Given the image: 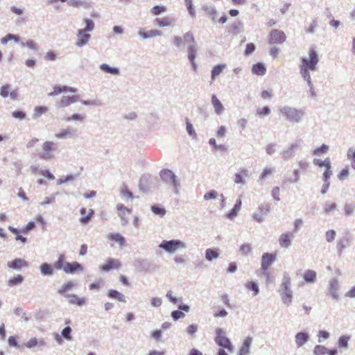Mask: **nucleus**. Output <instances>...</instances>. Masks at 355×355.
Listing matches in <instances>:
<instances>
[{
	"mask_svg": "<svg viewBox=\"0 0 355 355\" xmlns=\"http://www.w3.org/2000/svg\"><path fill=\"white\" fill-rule=\"evenodd\" d=\"M291 279L288 275H284L281 284V297L283 302L289 305L292 302L293 293L291 290Z\"/></svg>",
	"mask_w": 355,
	"mask_h": 355,
	"instance_id": "obj_2",
	"label": "nucleus"
},
{
	"mask_svg": "<svg viewBox=\"0 0 355 355\" xmlns=\"http://www.w3.org/2000/svg\"><path fill=\"white\" fill-rule=\"evenodd\" d=\"M313 352L315 355H324L327 352V349L322 345H316L314 347Z\"/></svg>",
	"mask_w": 355,
	"mask_h": 355,
	"instance_id": "obj_52",
	"label": "nucleus"
},
{
	"mask_svg": "<svg viewBox=\"0 0 355 355\" xmlns=\"http://www.w3.org/2000/svg\"><path fill=\"white\" fill-rule=\"evenodd\" d=\"M291 234H282L279 239V245L282 248H288L291 244Z\"/></svg>",
	"mask_w": 355,
	"mask_h": 355,
	"instance_id": "obj_27",
	"label": "nucleus"
},
{
	"mask_svg": "<svg viewBox=\"0 0 355 355\" xmlns=\"http://www.w3.org/2000/svg\"><path fill=\"white\" fill-rule=\"evenodd\" d=\"M355 205L352 204H345L344 212L346 216H350L354 213Z\"/></svg>",
	"mask_w": 355,
	"mask_h": 355,
	"instance_id": "obj_57",
	"label": "nucleus"
},
{
	"mask_svg": "<svg viewBox=\"0 0 355 355\" xmlns=\"http://www.w3.org/2000/svg\"><path fill=\"white\" fill-rule=\"evenodd\" d=\"M225 67L226 65L225 64H219L213 67L211 73V83H212L216 77H218L223 72Z\"/></svg>",
	"mask_w": 355,
	"mask_h": 355,
	"instance_id": "obj_25",
	"label": "nucleus"
},
{
	"mask_svg": "<svg viewBox=\"0 0 355 355\" xmlns=\"http://www.w3.org/2000/svg\"><path fill=\"white\" fill-rule=\"evenodd\" d=\"M218 257V252L216 250L207 249L205 253V257L208 261H211Z\"/></svg>",
	"mask_w": 355,
	"mask_h": 355,
	"instance_id": "obj_44",
	"label": "nucleus"
},
{
	"mask_svg": "<svg viewBox=\"0 0 355 355\" xmlns=\"http://www.w3.org/2000/svg\"><path fill=\"white\" fill-rule=\"evenodd\" d=\"M252 71L257 76H263L266 72V69L263 64L258 62L252 66Z\"/></svg>",
	"mask_w": 355,
	"mask_h": 355,
	"instance_id": "obj_29",
	"label": "nucleus"
},
{
	"mask_svg": "<svg viewBox=\"0 0 355 355\" xmlns=\"http://www.w3.org/2000/svg\"><path fill=\"white\" fill-rule=\"evenodd\" d=\"M68 262L65 261V257L64 254H60L58 259V261L54 263V268L56 270H62L64 271V268L65 264Z\"/></svg>",
	"mask_w": 355,
	"mask_h": 355,
	"instance_id": "obj_37",
	"label": "nucleus"
},
{
	"mask_svg": "<svg viewBox=\"0 0 355 355\" xmlns=\"http://www.w3.org/2000/svg\"><path fill=\"white\" fill-rule=\"evenodd\" d=\"M329 148L327 145L322 144L320 147L315 148L313 150V154L315 155H320L323 153H326Z\"/></svg>",
	"mask_w": 355,
	"mask_h": 355,
	"instance_id": "obj_56",
	"label": "nucleus"
},
{
	"mask_svg": "<svg viewBox=\"0 0 355 355\" xmlns=\"http://www.w3.org/2000/svg\"><path fill=\"white\" fill-rule=\"evenodd\" d=\"M67 297L69 299V302L72 304L83 306L86 302L85 297H79L78 295L75 294L68 295H67Z\"/></svg>",
	"mask_w": 355,
	"mask_h": 355,
	"instance_id": "obj_26",
	"label": "nucleus"
},
{
	"mask_svg": "<svg viewBox=\"0 0 355 355\" xmlns=\"http://www.w3.org/2000/svg\"><path fill=\"white\" fill-rule=\"evenodd\" d=\"M252 343V338L250 337L246 338L240 349L239 355H248L250 352V347Z\"/></svg>",
	"mask_w": 355,
	"mask_h": 355,
	"instance_id": "obj_28",
	"label": "nucleus"
},
{
	"mask_svg": "<svg viewBox=\"0 0 355 355\" xmlns=\"http://www.w3.org/2000/svg\"><path fill=\"white\" fill-rule=\"evenodd\" d=\"M319 61L317 52L314 49H309V58H302L300 66V73L305 80L311 85V76L309 71H315Z\"/></svg>",
	"mask_w": 355,
	"mask_h": 355,
	"instance_id": "obj_1",
	"label": "nucleus"
},
{
	"mask_svg": "<svg viewBox=\"0 0 355 355\" xmlns=\"http://www.w3.org/2000/svg\"><path fill=\"white\" fill-rule=\"evenodd\" d=\"M139 35L144 39H148L156 36H159L162 35V32L156 29L150 30L148 31H146L144 29H141L139 31Z\"/></svg>",
	"mask_w": 355,
	"mask_h": 355,
	"instance_id": "obj_22",
	"label": "nucleus"
},
{
	"mask_svg": "<svg viewBox=\"0 0 355 355\" xmlns=\"http://www.w3.org/2000/svg\"><path fill=\"white\" fill-rule=\"evenodd\" d=\"M273 172V168H265L261 174V180H265L266 178H267L268 176L271 175L272 173Z\"/></svg>",
	"mask_w": 355,
	"mask_h": 355,
	"instance_id": "obj_60",
	"label": "nucleus"
},
{
	"mask_svg": "<svg viewBox=\"0 0 355 355\" xmlns=\"http://www.w3.org/2000/svg\"><path fill=\"white\" fill-rule=\"evenodd\" d=\"M328 290L334 299L339 298V284L336 279H332L329 281Z\"/></svg>",
	"mask_w": 355,
	"mask_h": 355,
	"instance_id": "obj_15",
	"label": "nucleus"
},
{
	"mask_svg": "<svg viewBox=\"0 0 355 355\" xmlns=\"http://www.w3.org/2000/svg\"><path fill=\"white\" fill-rule=\"evenodd\" d=\"M293 175H294V178H293L286 179V180H285L284 181V184H288V183H295V182H297L299 180V179H300V174H299L298 170H294Z\"/></svg>",
	"mask_w": 355,
	"mask_h": 355,
	"instance_id": "obj_55",
	"label": "nucleus"
},
{
	"mask_svg": "<svg viewBox=\"0 0 355 355\" xmlns=\"http://www.w3.org/2000/svg\"><path fill=\"white\" fill-rule=\"evenodd\" d=\"M101 69L104 71L105 72H107V73H111V74H119V71L118 69L116 68H112L110 67H109L107 64H103L101 65Z\"/></svg>",
	"mask_w": 355,
	"mask_h": 355,
	"instance_id": "obj_49",
	"label": "nucleus"
},
{
	"mask_svg": "<svg viewBox=\"0 0 355 355\" xmlns=\"http://www.w3.org/2000/svg\"><path fill=\"white\" fill-rule=\"evenodd\" d=\"M63 92H76V89L73 87H69L67 86H55L53 87V92L49 94V96H56L60 94Z\"/></svg>",
	"mask_w": 355,
	"mask_h": 355,
	"instance_id": "obj_20",
	"label": "nucleus"
},
{
	"mask_svg": "<svg viewBox=\"0 0 355 355\" xmlns=\"http://www.w3.org/2000/svg\"><path fill=\"white\" fill-rule=\"evenodd\" d=\"M183 41L189 42L190 44H194V37L190 33H187L184 35L183 38L179 36H175L173 38V43L175 46L180 47L182 45Z\"/></svg>",
	"mask_w": 355,
	"mask_h": 355,
	"instance_id": "obj_14",
	"label": "nucleus"
},
{
	"mask_svg": "<svg viewBox=\"0 0 355 355\" xmlns=\"http://www.w3.org/2000/svg\"><path fill=\"white\" fill-rule=\"evenodd\" d=\"M184 2L188 9L189 15L192 17H194L196 16V12L192 3V0H184Z\"/></svg>",
	"mask_w": 355,
	"mask_h": 355,
	"instance_id": "obj_53",
	"label": "nucleus"
},
{
	"mask_svg": "<svg viewBox=\"0 0 355 355\" xmlns=\"http://www.w3.org/2000/svg\"><path fill=\"white\" fill-rule=\"evenodd\" d=\"M286 38V35L282 31L274 29L270 33L269 42L271 44H282Z\"/></svg>",
	"mask_w": 355,
	"mask_h": 355,
	"instance_id": "obj_7",
	"label": "nucleus"
},
{
	"mask_svg": "<svg viewBox=\"0 0 355 355\" xmlns=\"http://www.w3.org/2000/svg\"><path fill=\"white\" fill-rule=\"evenodd\" d=\"M166 10H167L166 6H162V5H157V6H154L153 7L151 8L150 13L153 16H157L162 13L166 12Z\"/></svg>",
	"mask_w": 355,
	"mask_h": 355,
	"instance_id": "obj_39",
	"label": "nucleus"
},
{
	"mask_svg": "<svg viewBox=\"0 0 355 355\" xmlns=\"http://www.w3.org/2000/svg\"><path fill=\"white\" fill-rule=\"evenodd\" d=\"M270 206L269 204L261 205L257 212L254 213V218L258 221L261 222L263 218L270 211Z\"/></svg>",
	"mask_w": 355,
	"mask_h": 355,
	"instance_id": "obj_10",
	"label": "nucleus"
},
{
	"mask_svg": "<svg viewBox=\"0 0 355 355\" xmlns=\"http://www.w3.org/2000/svg\"><path fill=\"white\" fill-rule=\"evenodd\" d=\"M216 343L219 346L227 349L228 352H232L233 351L234 347L232 345L230 340L225 336L223 330L220 328H218L216 330Z\"/></svg>",
	"mask_w": 355,
	"mask_h": 355,
	"instance_id": "obj_4",
	"label": "nucleus"
},
{
	"mask_svg": "<svg viewBox=\"0 0 355 355\" xmlns=\"http://www.w3.org/2000/svg\"><path fill=\"white\" fill-rule=\"evenodd\" d=\"M90 37L89 34L84 33L83 30H79L78 31V39L76 44L79 46H81L87 43Z\"/></svg>",
	"mask_w": 355,
	"mask_h": 355,
	"instance_id": "obj_33",
	"label": "nucleus"
},
{
	"mask_svg": "<svg viewBox=\"0 0 355 355\" xmlns=\"http://www.w3.org/2000/svg\"><path fill=\"white\" fill-rule=\"evenodd\" d=\"M10 87L9 85H4L1 87L0 94L2 97L6 98L8 96Z\"/></svg>",
	"mask_w": 355,
	"mask_h": 355,
	"instance_id": "obj_63",
	"label": "nucleus"
},
{
	"mask_svg": "<svg viewBox=\"0 0 355 355\" xmlns=\"http://www.w3.org/2000/svg\"><path fill=\"white\" fill-rule=\"evenodd\" d=\"M48 108L46 106H37L35 107L33 116L35 118L40 116L42 114L46 113Z\"/></svg>",
	"mask_w": 355,
	"mask_h": 355,
	"instance_id": "obj_48",
	"label": "nucleus"
},
{
	"mask_svg": "<svg viewBox=\"0 0 355 355\" xmlns=\"http://www.w3.org/2000/svg\"><path fill=\"white\" fill-rule=\"evenodd\" d=\"M8 266L10 268L19 270L24 267H27L28 263L21 259H15L13 261H9L8 263Z\"/></svg>",
	"mask_w": 355,
	"mask_h": 355,
	"instance_id": "obj_19",
	"label": "nucleus"
},
{
	"mask_svg": "<svg viewBox=\"0 0 355 355\" xmlns=\"http://www.w3.org/2000/svg\"><path fill=\"white\" fill-rule=\"evenodd\" d=\"M8 229L12 233L16 234L15 239L17 241H20L23 243L26 242V238L18 234L19 231L17 228L10 226Z\"/></svg>",
	"mask_w": 355,
	"mask_h": 355,
	"instance_id": "obj_50",
	"label": "nucleus"
},
{
	"mask_svg": "<svg viewBox=\"0 0 355 355\" xmlns=\"http://www.w3.org/2000/svg\"><path fill=\"white\" fill-rule=\"evenodd\" d=\"M45 345L46 343L43 339L38 340L36 338H32L25 343V346L28 348H32L36 346H44Z\"/></svg>",
	"mask_w": 355,
	"mask_h": 355,
	"instance_id": "obj_32",
	"label": "nucleus"
},
{
	"mask_svg": "<svg viewBox=\"0 0 355 355\" xmlns=\"http://www.w3.org/2000/svg\"><path fill=\"white\" fill-rule=\"evenodd\" d=\"M277 259V253H263L261 257V270L264 275L268 276V270Z\"/></svg>",
	"mask_w": 355,
	"mask_h": 355,
	"instance_id": "obj_5",
	"label": "nucleus"
},
{
	"mask_svg": "<svg viewBox=\"0 0 355 355\" xmlns=\"http://www.w3.org/2000/svg\"><path fill=\"white\" fill-rule=\"evenodd\" d=\"M303 277L306 282L313 283L316 280V272L314 270H309L304 272Z\"/></svg>",
	"mask_w": 355,
	"mask_h": 355,
	"instance_id": "obj_38",
	"label": "nucleus"
},
{
	"mask_svg": "<svg viewBox=\"0 0 355 355\" xmlns=\"http://www.w3.org/2000/svg\"><path fill=\"white\" fill-rule=\"evenodd\" d=\"M270 112V110L268 107H263L257 110V114L259 116L268 115Z\"/></svg>",
	"mask_w": 355,
	"mask_h": 355,
	"instance_id": "obj_58",
	"label": "nucleus"
},
{
	"mask_svg": "<svg viewBox=\"0 0 355 355\" xmlns=\"http://www.w3.org/2000/svg\"><path fill=\"white\" fill-rule=\"evenodd\" d=\"M347 157L352 162V166L355 170V149L350 148L347 151Z\"/></svg>",
	"mask_w": 355,
	"mask_h": 355,
	"instance_id": "obj_54",
	"label": "nucleus"
},
{
	"mask_svg": "<svg viewBox=\"0 0 355 355\" xmlns=\"http://www.w3.org/2000/svg\"><path fill=\"white\" fill-rule=\"evenodd\" d=\"M83 270V266L78 262H68L65 264L64 272L67 274H74L76 272H82Z\"/></svg>",
	"mask_w": 355,
	"mask_h": 355,
	"instance_id": "obj_13",
	"label": "nucleus"
},
{
	"mask_svg": "<svg viewBox=\"0 0 355 355\" xmlns=\"http://www.w3.org/2000/svg\"><path fill=\"white\" fill-rule=\"evenodd\" d=\"M335 236H336V232L334 230H328L325 234V238L328 242H331L332 241H334L335 239Z\"/></svg>",
	"mask_w": 355,
	"mask_h": 355,
	"instance_id": "obj_64",
	"label": "nucleus"
},
{
	"mask_svg": "<svg viewBox=\"0 0 355 355\" xmlns=\"http://www.w3.org/2000/svg\"><path fill=\"white\" fill-rule=\"evenodd\" d=\"M107 239L112 242L111 246H114V243L122 248L125 244V238L119 233H110L107 235Z\"/></svg>",
	"mask_w": 355,
	"mask_h": 355,
	"instance_id": "obj_11",
	"label": "nucleus"
},
{
	"mask_svg": "<svg viewBox=\"0 0 355 355\" xmlns=\"http://www.w3.org/2000/svg\"><path fill=\"white\" fill-rule=\"evenodd\" d=\"M187 51H188V58L192 64L193 70L196 71V68H197V65L195 62V58H196V48L195 45L193 44H191V45H190L188 47Z\"/></svg>",
	"mask_w": 355,
	"mask_h": 355,
	"instance_id": "obj_21",
	"label": "nucleus"
},
{
	"mask_svg": "<svg viewBox=\"0 0 355 355\" xmlns=\"http://www.w3.org/2000/svg\"><path fill=\"white\" fill-rule=\"evenodd\" d=\"M118 214L122 220L126 223L130 215L132 213V209L125 207L123 205H119L117 206Z\"/></svg>",
	"mask_w": 355,
	"mask_h": 355,
	"instance_id": "obj_18",
	"label": "nucleus"
},
{
	"mask_svg": "<svg viewBox=\"0 0 355 355\" xmlns=\"http://www.w3.org/2000/svg\"><path fill=\"white\" fill-rule=\"evenodd\" d=\"M24 281V277L21 275H17L8 281V285L10 287L20 284Z\"/></svg>",
	"mask_w": 355,
	"mask_h": 355,
	"instance_id": "obj_42",
	"label": "nucleus"
},
{
	"mask_svg": "<svg viewBox=\"0 0 355 355\" xmlns=\"http://www.w3.org/2000/svg\"><path fill=\"white\" fill-rule=\"evenodd\" d=\"M248 171L246 169H241L239 173L235 174L234 182L236 184L243 183V178L248 177Z\"/></svg>",
	"mask_w": 355,
	"mask_h": 355,
	"instance_id": "obj_40",
	"label": "nucleus"
},
{
	"mask_svg": "<svg viewBox=\"0 0 355 355\" xmlns=\"http://www.w3.org/2000/svg\"><path fill=\"white\" fill-rule=\"evenodd\" d=\"M211 103L214 107L215 112L218 115L221 114L224 110L223 105L214 94L211 96Z\"/></svg>",
	"mask_w": 355,
	"mask_h": 355,
	"instance_id": "obj_23",
	"label": "nucleus"
},
{
	"mask_svg": "<svg viewBox=\"0 0 355 355\" xmlns=\"http://www.w3.org/2000/svg\"><path fill=\"white\" fill-rule=\"evenodd\" d=\"M68 4L73 8L83 7L84 8H89L91 7V4L89 3L80 0H70L68 2Z\"/></svg>",
	"mask_w": 355,
	"mask_h": 355,
	"instance_id": "obj_35",
	"label": "nucleus"
},
{
	"mask_svg": "<svg viewBox=\"0 0 355 355\" xmlns=\"http://www.w3.org/2000/svg\"><path fill=\"white\" fill-rule=\"evenodd\" d=\"M241 204H242L241 200V199L237 200L234 207L228 212V214H227V216L230 219H232L234 217H236V215L238 214V212L240 211V209L241 208Z\"/></svg>",
	"mask_w": 355,
	"mask_h": 355,
	"instance_id": "obj_30",
	"label": "nucleus"
},
{
	"mask_svg": "<svg viewBox=\"0 0 355 355\" xmlns=\"http://www.w3.org/2000/svg\"><path fill=\"white\" fill-rule=\"evenodd\" d=\"M57 150V145L52 141H46L42 146L39 156L42 159H51L54 157V153Z\"/></svg>",
	"mask_w": 355,
	"mask_h": 355,
	"instance_id": "obj_3",
	"label": "nucleus"
},
{
	"mask_svg": "<svg viewBox=\"0 0 355 355\" xmlns=\"http://www.w3.org/2000/svg\"><path fill=\"white\" fill-rule=\"evenodd\" d=\"M313 164L320 167L324 166L325 168H329V166L331 165V162L329 158L328 157L326 158L324 160L315 159L313 160Z\"/></svg>",
	"mask_w": 355,
	"mask_h": 355,
	"instance_id": "obj_45",
	"label": "nucleus"
},
{
	"mask_svg": "<svg viewBox=\"0 0 355 355\" xmlns=\"http://www.w3.org/2000/svg\"><path fill=\"white\" fill-rule=\"evenodd\" d=\"M218 196H220L222 200V202H224V200H225L224 196L223 194L219 195L218 193L215 190H211V191L207 192L204 195V199L205 200H209L216 199Z\"/></svg>",
	"mask_w": 355,
	"mask_h": 355,
	"instance_id": "obj_36",
	"label": "nucleus"
},
{
	"mask_svg": "<svg viewBox=\"0 0 355 355\" xmlns=\"http://www.w3.org/2000/svg\"><path fill=\"white\" fill-rule=\"evenodd\" d=\"M108 297L112 299L117 300L121 302H125V297L119 291L116 290H110L107 294Z\"/></svg>",
	"mask_w": 355,
	"mask_h": 355,
	"instance_id": "obj_34",
	"label": "nucleus"
},
{
	"mask_svg": "<svg viewBox=\"0 0 355 355\" xmlns=\"http://www.w3.org/2000/svg\"><path fill=\"white\" fill-rule=\"evenodd\" d=\"M15 40L18 42L19 41V37L12 34H8L3 38H1V42L2 44H6L10 40Z\"/></svg>",
	"mask_w": 355,
	"mask_h": 355,
	"instance_id": "obj_51",
	"label": "nucleus"
},
{
	"mask_svg": "<svg viewBox=\"0 0 355 355\" xmlns=\"http://www.w3.org/2000/svg\"><path fill=\"white\" fill-rule=\"evenodd\" d=\"M160 176L163 181L171 183L174 186L177 185L176 177L171 171L164 169L161 171Z\"/></svg>",
	"mask_w": 355,
	"mask_h": 355,
	"instance_id": "obj_12",
	"label": "nucleus"
},
{
	"mask_svg": "<svg viewBox=\"0 0 355 355\" xmlns=\"http://www.w3.org/2000/svg\"><path fill=\"white\" fill-rule=\"evenodd\" d=\"M174 19L171 17H157L154 20V23L159 27H167L172 25Z\"/></svg>",
	"mask_w": 355,
	"mask_h": 355,
	"instance_id": "obj_17",
	"label": "nucleus"
},
{
	"mask_svg": "<svg viewBox=\"0 0 355 355\" xmlns=\"http://www.w3.org/2000/svg\"><path fill=\"white\" fill-rule=\"evenodd\" d=\"M121 266V263L119 259H109L100 266V270L103 272H108L111 270H118Z\"/></svg>",
	"mask_w": 355,
	"mask_h": 355,
	"instance_id": "obj_9",
	"label": "nucleus"
},
{
	"mask_svg": "<svg viewBox=\"0 0 355 355\" xmlns=\"http://www.w3.org/2000/svg\"><path fill=\"white\" fill-rule=\"evenodd\" d=\"M71 327H65V328L62 331V336L64 338H66L67 340H71Z\"/></svg>",
	"mask_w": 355,
	"mask_h": 355,
	"instance_id": "obj_61",
	"label": "nucleus"
},
{
	"mask_svg": "<svg viewBox=\"0 0 355 355\" xmlns=\"http://www.w3.org/2000/svg\"><path fill=\"white\" fill-rule=\"evenodd\" d=\"M309 339V335L304 332L297 333L295 336V343L297 347L302 346Z\"/></svg>",
	"mask_w": 355,
	"mask_h": 355,
	"instance_id": "obj_31",
	"label": "nucleus"
},
{
	"mask_svg": "<svg viewBox=\"0 0 355 355\" xmlns=\"http://www.w3.org/2000/svg\"><path fill=\"white\" fill-rule=\"evenodd\" d=\"M40 270L44 275H52L53 273V268L46 263L40 266Z\"/></svg>",
	"mask_w": 355,
	"mask_h": 355,
	"instance_id": "obj_43",
	"label": "nucleus"
},
{
	"mask_svg": "<svg viewBox=\"0 0 355 355\" xmlns=\"http://www.w3.org/2000/svg\"><path fill=\"white\" fill-rule=\"evenodd\" d=\"M245 287L248 290L253 291H254V295H257L259 293V289L258 285L254 282H252V281L248 282L245 284Z\"/></svg>",
	"mask_w": 355,
	"mask_h": 355,
	"instance_id": "obj_46",
	"label": "nucleus"
},
{
	"mask_svg": "<svg viewBox=\"0 0 355 355\" xmlns=\"http://www.w3.org/2000/svg\"><path fill=\"white\" fill-rule=\"evenodd\" d=\"M71 136V131L70 128L63 129L60 132L55 134V137L58 139H64Z\"/></svg>",
	"mask_w": 355,
	"mask_h": 355,
	"instance_id": "obj_47",
	"label": "nucleus"
},
{
	"mask_svg": "<svg viewBox=\"0 0 355 355\" xmlns=\"http://www.w3.org/2000/svg\"><path fill=\"white\" fill-rule=\"evenodd\" d=\"M281 112L290 121L298 122L300 119L301 113L295 109L286 107L282 108Z\"/></svg>",
	"mask_w": 355,
	"mask_h": 355,
	"instance_id": "obj_8",
	"label": "nucleus"
},
{
	"mask_svg": "<svg viewBox=\"0 0 355 355\" xmlns=\"http://www.w3.org/2000/svg\"><path fill=\"white\" fill-rule=\"evenodd\" d=\"M78 99L77 96H63L60 101L58 102V106L60 107H67L74 102H76Z\"/></svg>",
	"mask_w": 355,
	"mask_h": 355,
	"instance_id": "obj_24",
	"label": "nucleus"
},
{
	"mask_svg": "<svg viewBox=\"0 0 355 355\" xmlns=\"http://www.w3.org/2000/svg\"><path fill=\"white\" fill-rule=\"evenodd\" d=\"M205 11L206 12V14L208 16L211 17L213 20H215V17L217 15V11L214 8H206L205 9Z\"/></svg>",
	"mask_w": 355,
	"mask_h": 355,
	"instance_id": "obj_59",
	"label": "nucleus"
},
{
	"mask_svg": "<svg viewBox=\"0 0 355 355\" xmlns=\"http://www.w3.org/2000/svg\"><path fill=\"white\" fill-rule=\"evenodd\" d=\"M75 286V284L69 281L65 284H64L60 288L58 291V293L60 295L64 294L66 292L71 290Z\"/></svg>",
	"mask_w": 355,
	"mask_h": 355,
	"instance_id": "obj_41",
	"label": "nucleus"
},
{
	"mask_svg": "<svg viewBox=\"0 0 355 355\" xmlns=\"http://www.w3.org/2000/svg\"><path fill=\"white\" fill-rule=\"evenodd\" d=\"M184 245L182 242L178 240L163 241L159 245V248L165 250L168 252H174L179 248H184Z\"/></svg>",
	"mask_w": 355,
	"mask_h": 355,
	"instance_id": "obj_6",
	"label": "nucleus"
},
{
	"mask_svg": "<svg viewBox=\"0 0 355 355\" xmlns=\"http://www.w3.org/2000/svg\"><path fill=\"white\" fill-rule=\"evenodd\" d=\"M151 210L155 214L159 216H164L166 214V211L164 208L158 207L156 206H152Z\"/></svg>",
	"mask_w": 355,
	"mask_h": 355,
	"instance_id": "obj_62",
	"label": "nucleus"
},
{
	"mask_svg": "<svg viewBox=\"0 0 355 355\" xmlns=\"http://www.w3.org/2000/svg\"><path fill=\"white\" fill-rule=\"evenodd\" d=\"M80 214H82V217L80 218V222L83 225L87 224L91 218H92L94 211L92 209H89L88 210L86 208H81L80 210Z\"/></svg>",
	"mask_w": 355,
	"mask_h": 355,
	"instance_id": "obj_16",
	"label": "nucleus"
}]
</instances>
